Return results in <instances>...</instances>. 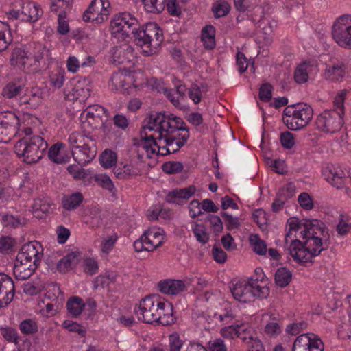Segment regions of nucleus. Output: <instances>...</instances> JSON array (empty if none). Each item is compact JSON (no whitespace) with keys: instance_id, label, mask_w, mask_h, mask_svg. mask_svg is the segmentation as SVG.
Listing matches in <instances>:
<instances>
[{"instance_id":"nucleus-57","label":"nucleus","mask_w":351,"mask_h":351,"mask_svg":"<svg viewBox=\"0 0 351 351\" xmlns=\"http://www.w3.org/2000/svg\"><path fill=\"white\" fill-rule=\"evenodd\" d=\"M165 7L168 13L173 16H178L182 13V9L178 0H166Z\"/></svg>"},{"instance_id":"nucleus-45","label":"nucleus","mask_w":351,"mask_h":351,"mask_svg":"<svg viewBox=\"0 0 351 351\" xmlns=\"http://www.w3.org/2000/svg\"><path fill=\"white\" fill-rule=\"evenodd\" d=\"M73 0H51V11L57 14H66L70 10Z\"/></svg>"},{"instance_id":"nucleus-30","label":"nucleus","mask_w":351,"mask_h":351,"mask_svg":"<svg viewBox=\"0 0 351 351\" xmlns=\"http://www.w3.org/2000/svg\"><path fill=\"white\" fill-rule=\"evenodd\" d=\"M25 85V80L23 77H16L6 84L2 90L4 97L12 99L20 95Z\"/></svg>"},{"instance_id":"nucleus-44","label":"nucleus","mask_w":351,"mask_h":351,"mask_svg":"<svg viewBox=\"0 0 351 351\" xmlns=\"http://www.w3.org/2000/svg\"><path fill=\"white\" fill-rule=\"evenodd\" d=\"M191 230L196 239L202 244H206L209 240V234L206 232V229L203 224H199L193 222L191 224Z\"/></svg>"},{"instance_id":"nucleus-38","label":"nucleus","mask_w":351,"mask_h":351,"mask_svg":"<svg viewBox=\"0 0 351 351\" xmlns=\"http://www.w3.org/2000/svg\"><path fill=\"white\" fill-rule=\"evenodd\" d=\"M252 328L250 327L246 335L241 337V339L246 342L248 351H264V348L261 341L252 336Z\"/></svg>"},{"instance_id":"nucleus-41","label":"nucleus","mask_w":351,"mask_h":351,"mask_svg":"<svg viewBox=\"0 0 351 351\" xmlns=\"http://www.w3.org/2000/svg\"><path fill=\"white\" fill-rule=\"evenodd\" d=\"M291 278V273L285 267H280L276 271L275 282L279 287H286L290 283Z\"/></svg>"},{"instance_id":"nucleus-3","label":"nucleus","mask_w":351,"mask_h":351,"mask_svg":"<svg viewBox=\"0 0 351 351\" xmlns=\"http://www.w3.org/2000/svg\"><path fill=\"white\" fill-rule=\"evenodd\" d=\"M49 50L40 43H30L15 47L12 51L10 63L25 74L34 75L42 71L43 60L47 58Z\"/></svg>"},{"instance_id":"nucleus-58","label":"nucleus","mask_w":351,"mask_h":351,"mask_svg":"<svg viewBox=\"0 0 351 351\" xmlns=\"http://www.w3.org/2000/svg\"><path fill=\"white\" fill-rule=\"evenodd\" d=\"M280 142L283 147L290 149L295 145V137L290 132H284L280 134Z\"/></svg>"},{"instance_id":"nucleus-12","label":"nucleus","mask_w":351,"mask_h":351,"mask_svg":"<svg viewBox=\"0 0 351 351\" xmlns=\"http://www.w3.org/2000/svg\"><path fill=\"white\" fill-rule=\"evenodd\" d=\"M332 35L339 47L351 49V14H343L336 19Z\"/></svg>"},{"instance_id":"nucleus-53","label":"nucleus","mask_w":351,"mask_h":351,"mask_svg":"<svg viewBox=\"0 0 351 351\" xmlns=\"http://www.w3.org/2000/svg\"><path fill=\"white\" fill-rule=\"evenodd\" d=\"M62 326L66 330L70 332H77L82 336H84L86 334V330H84V327L72 320L64 321Z\"/></svg>"},{"instance_id":"nucleus-37","label":"nucleus","mask_w":351,"mask_h":351,"mask_svg":"<svg viewBox=\"0 0 351 351\" xmlns=\"http://www.w3.org/2000/svg\"><path fill=\"white\" fill-rule=\"evenodd\" d=\"M263 158L266 165L276 173L285 174L287 172V167L284 160L274 158L270 155H263Z\"/></svg>"},{"instance_id":"nucleus-59","label":"nucleus","mask_w":351,"mask_h":351,"mask_svg":"<svg viewBox=\"0 0 351 351\" xmlns=\"http://www.w3.org/2000/svg\"><path fill=\"white\" fill-rule=\"evenodd\" d=\"M300 206L304 210H310L313 208V202L307 193H302L298 198Z\"/></svg>"},{"instance_id":"nucleus-63","label":"nucleus","mask_w":351,"mask_h":351,"mask_svg":"<svg viewBox=\"0 0 351 351\" xmlns=\"http://www.w3.org/2000/svg\"><path fill=\"white\" fill-rule=\"evenodd\" d=\"M253 219L255 222L260 226L267 224L268 216L265 211L263 209H257L253 213Z\"/></svg>"},{"instance_id":"nucleus-24","label":"nucleus","mask_w":351,"mask_h":351,"mask_svg":"<svg viewBox=\"0 0 351 351\" xmlns=\"http://www.w3.org/2000/svg\"><path fill=\"white\" fill-rule=\"evenodd\" d=\"M36 267L37 265L34 264L33 261H29L27 259L22 260L16 256L13 272L17 280H25L31 276Z\"/></svg>"},{"instance_id":"nucleus-20","label":"nucleus","mask_w":351,"mask_h":351,"mask_svg":"<svg viewBox=\"0 0 351 351\" xmlns=\"http://www.w3.org/2000/svg\"><path fill=\"white\" fill-rule=\"evenodd\" d=\"M190 279L175 280L167 279L158 284L160 291L169 295H177L188 290L191 286Z\"/></svg>"},{"instance_id":"nucleus-17","label":"nucleus","mask_w":351,"mask_h":351,"mask_svg":"<svg viewBox=\"0 0 351 351\" xmlns=\"http://www.w3.org/2000/svg\"><path fill=\"white\" fill-rule=\"evenodd\" d=\"M322 341L314 333H304L295 339L292 351H324Z\"/></svg>"},{"instance_id":"nucleus-23","label":"nucleus","mask_w":351,"mask_h":351,"mask_svg":"<svg viewBox=\"0 0 351 351\" xmlns=\"http://www.w3.org/2000/svg\"><path fill=\"white\" fill-rule=\"evenodd\" d=\"M14 285L12 279L4 274H0V308L6 306L14 298Z\"/></svg>"},{"instance_id":"nucleus-34","label":"nucleus","mask_w":351,"mask_h":351,"mask_svg":"<svg viewBox=\"0 0 351 351\" xmlns=\"http://www.w3.org/2000/svg\"><path fill=\"white\" fill-rule=\"evenodd\" d=\"M79 258L77 252H71L61 258L57 263V270L61 273H65L73 268L77 264Z\"/></svg>"},{"instance_id":"nucleus-25","label":"nucleus","mask_w":351,"mask_h":351,"mask_svg":"<svg viewBox=\"0 0 351 351\" xmlns=\"http://www.w3.org/2000/svg\"><path fill=\"white\" fill-rule=\"evenodd\" d=\"M86 304L90 306L92 310H95L96 306L95 301L89 300L86 303H84L81 298L73 296L67 300L66 308L73 317L77 318L82 314Z\"/></svg>"},{"instance_id":"nucleus-47","label":"nucleus","mask_w":351,"mask_h":351,"mask_svg":"<svg viewBox=\"0 0 351 351\" xmlns=\"http://www.w3.org/2000/svg\"><path fill=\"white\" fill-rule=\"evenodd\" d=\"M336 230L338 234L346 235L351 230V218L346 215H340Z\"/></svg>"},{"instance_id":"nucleus-39","label":"nucleus","mask_w":351,"mask_h":351,"mask_svg":"<svg viewBox=\"0 0 351 351\" xmlns=\"http://www.w3.org/2000/svg\"><path fill=\"white\" fill-rule=\"evenodd\" d=\"M128 51H131L128 45L114 47L112 49V58L114 62L117 64L123 63L125 59H128Z\"/></svg>"},{"instance_id":"nucleus-46","label":"nucleus","mask_w":351,"mask_h":351,"mask_svg":"<svg viewBox=\"0 0 351 351\" xmlns=\"http://www.w3.org/2000/svg\"><path fill=\"white\" fill-rule=\"evenodd\" d=\"M95 182L103 189L107 190L111 193L115 191L114 185L110 178L106 173H99L95 175Z\"/></svg>"},{"instance_id":"nucleus-54","label":"nucleus","mask_w":351,"mask_h":351,"mask_svg":"<svg viewBox=\"0 0 351 351\" xmlns=\"http://www.w3.org/2000/svg\"><path fill=\"white\" fill-rule=\"evenodd\" d=\"M188 95L194 104H199L202 97V92L200 87L197 84H191L188 90Z\"/></svg>"},{"instance_id":"nucleus-55","label":"nucleus","mask_w":351,"mask_h":351,"mask_svg":"<svg viewBox=\"0 0 351 351\" xmlns=\"http://www.w3.org/2000/svg\"><path fill=\"white\" fill-rule=\"evenodd\" d=\"M162 169L165 173L171 174L180 172L183 169V165L180 162L169 161L164 163Z\"/></svg>"},{"instance_id":"nucleus-36","label":"nucleus","mask_w":351,"mask_h":351,"mask_svg":"<svg viewBox=\"0 0 351 351\" xmlns=\"http://www.w3.org/2000/svg\"><path fill=\"white\" fill-rule=\"evenodd\" d=\"M13 40L8 23L0 21V51L5 50Z\"/></svg>"},{"instance_id":"nucleus-52","label":"nucleus","mask_w":351,"mask_h":351,"mask_svg":"<svg viewBox=\"0 0 351 351\" xmlns=\"http://www.w3.org/2000/svg\"><path fill=\"white\" fill-rule=\"evenodd\" d=\"M1 335L3 337V338L8 341L9 343H14L15 344L18 343V332L16 329L13 328L6 327L1 328Z\"/></svg>"},{"instance_id":"nucleus-13","label":"nucleus","mask_w":351,"mask_h":351,"mask_svg":"<svg viewBox=\"0 0 351 351\" xmlns=\"http://www.w3.org/2000/svg\"><path fill=\"white\" fill-rule=\"evenodd\" d=\"M322 173L324 179L332 186L345 190V184L349 172L342 165L326 162L323 164Z\"/></svg>"},{"instance_id":"nucleus-33","label":"nucleus","mask_w":351,"mask_h":351,"mask_svg":"<svg viewBox=\"0 0 351 351\" xmlns=\"http://www.w3.org/2000/svg\"><path fill=\"white\" fill-rule=\"evenodd\" d=\"M84 199L83 195L80 192L65 195L62 199V204L64 209L73 210L78 208Z\"/></svg>"},{"instance_id":"nucleus-10","label":"nucleus","mask_w":351,"mask_h":351,"mask_svg":"<svg viewBox=\"0 0 351 351\" xmlns=\"http://www.w3.org/2000/svg\"><path fill=\"white\" fill-rule=\"evenodd\" d=\"M106 110L100 105L89 106L80 115L81 127L86 135H90L95 130L101 128L106 121Z\"/></svg>"},{"instance_id":"nucleus-15","label":"nucleus","mask_w":351,"mask_h":351,"mask_svg":"<svg viewBox=\"0 0 351 351\" xmlns=\"http://www.w3.org/2000/svg\"><path fill=\"white\" fill-rule=\"evenodd\" d=\"M326 237L324 223L319 221L314 226L313 230L304 239L303 243L315 257L325 249L326 243L323 241Z\"/></svg>"},{"instance_id":"nucleus-4","label":"nucleus","mask_w":351,"mask_h":351,"mask_svg":"<svg viewBox=\"0 0 351 351\" xmlns=\"http://www.w3.org/2000/svg\"><path fill=\"white\" fill-rule=\"evenodd\" d=\"M135 314L139 320L149 324L159 322L162 325H169L174 322L172 304L157 295L142 299L135 309Z\"/></svg>"},{"instance_id":"nucleus-22","label":"nucleus","mask_w":351,"mask_h":351,"mask_svg":"<svg viewBox=\"0 0 351 351\" xmlns=\"http://www.w3.org/2000/svg\"><path fill=\"white\" fill-rule=\"evenodd\" d=\"M289 251L293 260L301 264L311 263L314 257L306 245L298 240H291Z\"/></svg>"},{"instance_id":"nucleus-56","label":"nucleus","mask_w":351,"mask_h":351,"mask_svg":"<svg viewBox=\"0 0 351 351\" xmlns=\"http://www.w3.org/2000/svg\"><path fill=\"white\" fill-rule=\"evenodd\" d=\"M295 193V186L293 182H289L283 186L278 191L279 197H285L286 200L291 198Z\"/></svg>"},{"instance_id":"nucleus-5","label":"nucleus","mask_w":351,"mask_h":351,"mask_svg":"<svg viewBox=\"0 0 351 351\" xmlns=\"http://www.w3.org/2000/svg\"><path fill=\"white\" fill-rule=\"evenodd\" d=\"M348 90H341L334 98L332 109L325 110L315 119L317 130L325 133L333 134L341 130L343 125L344 101Z\"/></svg>"},{"instance_id":"nucleus-21","label":"nucleus","mask_w":351,"mask_h":351,"mask_svg":"<svg viewBox=\"0 0 351 351\" xmlns=\"http://www.w3.org/2000/svg\"><path fill=\"white\" fill-rule=\"evenodd\" d=\"M16 256L22 260L27 259L29 261H33L34 264L38 265L43 256V247L40 243L31 241L22 247Z\"/></svg>"},{"instance_id":"nucleus-16","label":"nucleus","mask_w":351,"mask_h":351,"mask_svg":"<svg viewBox=\"0 0 351 351\" xmlns=\"http://www.w3.org/2000/svg\"><path fill=\"white\" fill-rule=\"evenodd\" d=\"M25 147L22 154H46L48 149L47 143L40 136H36L31 138L29 143H24ZM65 147L63 143L58 142L53 144L47 154H60Z\"/></svg>"},{"instance_id":"nucleus-50","label":"nucleus","mask_w":351,"mask_h":351,"mask_svg":"<svg viewBox=\"0 0 351 351\" xmlns=\"http://www.w3.org/2000/svg\"><path fill=\"white\" fill-rule=\"evenodd\" d=\"M168 343L169 351H180L184 345V341L177 333L169 336Z\"/></svg>"},{"instance_id":"nucleus-9","label":"nucleus","mask_w":351,"mask_h":351,"mask_svg":"<svg viewBox=\"0 0 351 351\" xmlns=\"http://www.w3.org/2000/svg\"><path fill=\"white\" fill-rule=\"evenodd\" d=\"M166 234L164 230L158 226H152L146 230L141 237L134 243L135 251L153 252L165 242Z\"/></svg>"},{"instance_id":"nucleus-64","label":"nucleus","mask_w":351,"mask_h":351,"mask_svg":"<svg viewBox=\"0 0 351 351\" xmlns=\"http://www.w3.org/2000/svg\"><path fill=\"white\" fill-rule=\"evenodd\" d=\"M189 213L191 218H195L202 214V204L198 200L193 199L190 202L189 205Z\"/></svg>"},{"instance_id":"nucleus-60","label":"nucleus","mask_w":351,"mask_h":351,"mask_svg":"<svg viewBox=\"0 0 351 351\" xmlns=\"http://www.w3.org/2000/svg\"><path fill=\"white\" fill-rule=\"evenodd\" d=\"M84 271L90 275L96 274L99 269L97 261L93 258H87L84 260Z\"/></svg>"},{"instance_id":"nucleus-18","label":"nucleus","mask_w":351,"mask_h":351,"mask_svg":"<svg viewBox=\"0 0 351 351\" xmlns=\"http://www.w3.org/2000/svg\"><path fill=\"white\" fill-rule=\"evenodd\" d=\"M318 72L317 64L315 60H305L298 64L295 68L293 79L295 83L302 84L307 82Z\"/></svg>"},{"instance_id":"nucleus-62","label":"nucleus","mask_w":351,"mask_h":351,"mask_svg":"<svg viewBox=\"0 0 351 351\" xmlns=\"http://www.w3.org/2000/svg\"><path fill=\"white\" fill-rule=\"evenodd\" d=\"M66 66L69 72L76 73L81 66V62L75 56H70L66 60Z\"/></svg>"},{"instance_id":"nucleus-1","label":"nucleus","mask_w":351,"mask_h":351,"mask_svg":"<svg viewBox=\"0 0 351 351\" xmlns=\"http://www.w3.org/2000/svg\"><path fill=\"white\" fill-rule=\"evenodd\" d=\"M189 132L183 119L168 112H152L132 144L137 154H175L185 145Z\"/></svg>"},{"instance_id":"nucleus-2","label":"nucleus","mask_w":351,"mask_h":351,"mask_svg":"<svg viewBox=\"0 0 351 351\" xmlns=\"http://www.w3.org/2000/svg\"><path fill=\"white\" fill-rule=\"evenodd\" d=\"M110 30L118 41L129 37L134 39L147 56L155 53L164 40L163 31L158 24L150 22L141 29L138 20L128 12L115 14L110 21Z\"/></svg>"},{"instance_id":"nucleus-61","label":"nucleus","mask_w":351,"mask_h":351,"mask_svg":"<svg viewBox=\"0 0 351 351\" xmlns=\"http://www.w3.org/2000/svg\"><path fill=\"white\" fill-rule=\"evenodd\" d=\"M66 14H58L57 31L61 35L66 34L69 31V23L66 20Z\"/></svg>"},{"instance_id":"nucleus-31","label":"nucleus","mask_w":351,"mask_h":351,"mask_svg":"<svg viewBox=\"0 0 351 351\" xmlns=\"http://www.w3.org/2000/svg\"><path fill=\"white\" fill-rule=\"evenodd\" d=\"M53 202L49 197H38L34 200L32 213L36 217L42 218L43 215L49 213L53 209Z\"/></svg>"},{"instance_id":"nucleus-48","label":"nucleus","mask_w":351,"mask_h":351,"mask_svg":"<svg viewBox=\"0 0 351 351\" xmlns=\"http://www.w3.org/2000/svg\"><path fill=\"white\" fill-rule=\"evenodd\" d=\"M230 5L224 1H217L212 7V11L215 18H220L227 15L230 12Z\"/></svg>"},{"instance_id":"nucleus-42","label":"nucleus","mask_w":351,"mask_h":351,"mask_svg":"<svg viewBox=\"0 0 351 351\" xmlns=\"http://www.w3.org/2000/svg\"><path fill=\"white\" fill-rule=\"evenodd\" d=\"M117 235L116 234H112L103 237L101 240L100 244V252L101 255H108L113 249L117 240Z\"/></svg>"},{"instance_id":"nucleus-29","label":"nucleus","mask_w":351,"mask_h":351,"mask_svg":"<svg viewBox=\"0 0 351 351\" xmlns=\"http://www.w3.org/2000/svg\"><path fill=\"white\" fill-rule=\"evenodd\" d=\"M345 64L342 61H332L326 65L324 77L332 81L341 80L345 75Z\"/></svg>"},{"instance_id":"nucleus-49","label":"nucleus","mask_w":351,"mask_h":351,"mask_svg":"<svg viewBox=\"0 0 351 351\" xmlns=\"http://www.w3.org/2000/svg\"><path fill=\"white\" fill-rule=\"evenodd\" d=\"M19 328L21 332L25 335L33 334L38 330L37 322L31 319H27L21 322Z\"/></svg>"},{"instance_id":"nucleus-32","label":"nucleus","mask_w":351,"mask_h":351,"mask_svg":"<svg viewBox=\"0 0 351 351\" xmlns=\"http://www.w3.org/2000/svg\"><path fill=\"white\" fill-rule=\"evenodd\" d=\"M250 328V325L247 323L231 325L223 328L221 330V335L227 339H234V337L241 338L246 335Z\"/></svg>"},{"instance_id":"nucleus-11","label":"nucleus","mask_w":351,"mask_h":351,"mask_svg":"<svg viewBox=\"0 0 351 351\" xmlns=\"http://www.w3.org/2000/svg\"><path fill=\"white\" fill-rule=\"evenodd\" d=\"M318 222L317 220H300L296 217H290L287 222V232L285 242L291 244V240L304 239Z\"/></svg>"},{"instance_id":"nucleus-51","label":"nucleus","mask_w":351,"mask_h":351,"mask_svg":"<svg viewBox=\"0 0 351 351\" xmlns=\"http://www.w3.org/2000/svg\"><path fill=\"white\" fill-rule=\"evenodd\" d=\"M60 306V302H58V298L50 302L45 304V308L41 310L43 315L46 317H52L55 315Z\"/></svg>"},{"instance_id":"nucleus-43","label":"nucleus","mask_w":351,"mask_h":351,"mask_svg":"<svg viewBox=\"0 0 351 351\" xmlns=\"http://www.w3.org/2000/svg\"><path fill=\"white\" fill-rule=\"evenodd\" d=\"M145 10L150 13L158 14L165 8L166 0H142Z\"/></svg>"},{"instance_id":"nucleus-6","label":"nucleus","mask_w":351,"mask_h":351,"mask_svg":"<svg viewBox=\"0 0 351 351\" xmlns=\"http://www.w3.org/2000/svg\"><path fill=\"white\" fill-rule=\"evenodd\" d=\"M313 110L306 103L287 106L283 112L282 120L291 130H298L306 127L312 120Z\"/></svg>"},{"instance_id":"nucleus-19","label":"nucleus","mask_w":351,"mask_h":351,"mask_svg":"<svg viewBox=\"0 0 351 351\" xmlns=\"http://www.w3.org/2000/svg\"><path fill=\"white\" fill-rule=\"evenodd\" d=\"M133 77L130 72L126 70L115 72L111 76L108 82L110 88L117 92L125 93L132 86L136 87L132 83Z\"/></svg>"},{"instance_id":"nucleus-14","label":"nucleus","mask_w":351,"mask_h":351,"mask_svg":"<svg viewBox=\"0 0 351 351\" xmlns=\"http://www.w3.org/2000/svg\"><path fill=\"white\" fill-rule=\"evenodd\" d=\"M109 13L110 2L108 0H93L83 14V20L85 22L99 24L108 19Z\"/></svg>"},{"instance_id":"nucleus-40","label":"nucleus","mask_w":351,"mask_h":351,"mask_svg":"<svg viewBox=\"0 0 351 351\" xmlns=\"http://www.w3.org/2000/svg\"><path fill=\"white\" fill-rule=\"evenodd\" d=\"M249 241L256 254L261 256L266 254L267 251V245L257 234H251L249 237Z\"/></svg>"},{"instance_id":"nucleus-28","label":"nucleus","mask_w":351,"mask_h":351,"mask_svg":"<svg viewBox=\"0 0 351 351\" xmlns=\"http://www.w3.org/2000/svg\"><path fill=\"white\" fill-rule=\"evenodd\" d=\"M195 191L196 189L194 186L181 189H174L169 192L166 196V199L169 203L181 204L184 200H187L193 196Z\"/></svg>"},{"instance_id":"nucleus-27","label":"nucleus","mask_w":351,"mask_h":351,"mask_svg":"<svg viewBox=\"0 0 351 351\" xmlns=\"http://www.w3.org/2000/svg\"><path fill=\"white\" fill-rule=\"evenodd\" d=\"M67 170L75 180H81L86 186L92 185L95 182L96 174H94L93 170L90 169H85L77 165H70Z\"/></svg>"},{"instance_id":"nucleus-8","label":"nucleus","mask_w":351,"mask_h":351,"mask_svg":"<svg viewBox=\"0 0 351 351\" xmlns=\"http://www.w3.org/2000/svg\"><path fill=\"white\" fill-rule=\"evenodd\" d=\"M15 5V8L8 12L9 19L34 23L43 15L41 5L35 1H19Z\"/></svg>"},{"instance_id":"nucleus-7","label":"nucleus","mask_w":351,"mask_h":351,"mask_svg":"<svg viewBox=\"0 0 351 351\" xmlns=\"http://www.w3.org/2000/svg\"><path fill=\"white\" fill-rule=\"evenodd\" d=\"M234 298L243 303L251 302L256 297L265 298L269 293L267 286H261L257 280H241L233 284L230 287Z\"/></svg>"},{"instance_id":"nucleus-26","label":"nucleus","mask_w":351,"mask_h":351,"mask_svg":"<svg viewBox=\"0 0 351 351\" xmlns=\"http://www.w3.org/2000/svg\"><path fill=\"white\" fill-rule=\"evenodd\" d=\"M66 71L64 69L56 66L47 72V83L53 90L61 88L66 80Z\"/></svg>"},{"instance_id":"nucleus-35","label":"nucleus","mask_w":351,"mask_h":351,"mask_svg":"<svg viewBox=\"0 0 351 351\" xmlns=\"http://www.w3.org/2000/svg\"><path fill=\"white\" fill-rule=\"evenodd\" d=\"M201 40L204 46L207 49L215 48V28L211 25H206L202 30Z\"/></svg>"}]
</instances>
